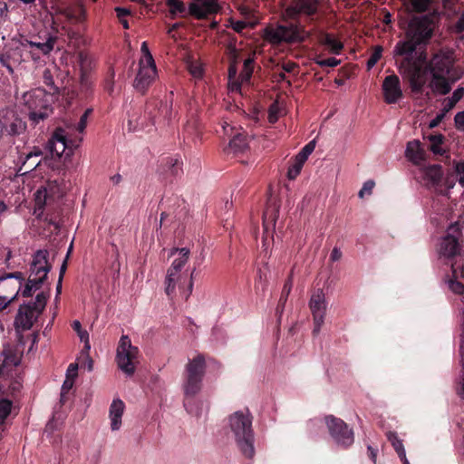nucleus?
Segmentation results:
<instances>
[{
    "label": "nucleus",
    "instance_id": "f257e3e1",
    "mask_svg": "<svg viewBox=\"0 0 464 464\" xmlns=\"http://www.w3.org/2000/svg\"><path fill=\"white\" fill-rule=\"evenodd\" d=\"M435 18L434 15L426 14L411 19L406 39L398 42L393 49L394 57H402L398 63L399 72L409 81L410 87L415 93L421 92L426 83L425 45L433 34Z\"/></svg>",
    "mask_w": 464,
    "mask_h": 464
},
{
    "label": "nucleus",
    "instance_id": "f03ea898",
    "mask_svg": "<svg viewBox=\"0 0 464 464\" xmlns=\"http://www.w3.org/2000/svg\"><path fill=\"white\" fill-rule=\"evenodd\" d=\"M432 74L431 90L439 94H447L451 85L460 78V72L454 67V55L451 51H440L430 63Z\"/></svg>",
    "mask_w": 464,
    "mask_h": 464
},
{
    "label": "nucleus",
    "instance_id": "7ed1b4c3",
    "mask_svg": "<svg viewBox=\"0 0 464 464\" xmlns=\"http://www.w3.org/2000/svg\"><path fill=\"white\" fill-rule=\"evenodd\" d=\"M228 426L241 453L248 459L253 458L255 455L254 432L252 417L248 410L231 414L228 418Z\"/></svg>",
    "mask_w": 464,
    "mask_h": 464
},
{
    "label": "nucleus",
    "instance_id": "20e7f679",
    "mask_svg": "<svg viewBox=\"0 0 464 464\" xmlns=\"http://www.w3.org/2000/svg\"><path fill=\"white\" fill-rule=\"evenodd\" d=\"M48 256L49 252L44 249L37 250L34 254L30 263L28 280L22 292L23 296H31L33 290L39 289L44 283L52 269V265L48 261Z\"/></svg>",
    "mask_w": 464,
    "mask_h": 464
},
{
    "label": "nucleus",
    "instance_id": "39448f33",
    "mask_svg": "<svg viewBox=\"0 0 464 464\" xmlns=\"http://www.w3.org/2000/svg\"><path fill=\"white\" fill-rule=\"evenodd\" d=\"M47 98L46 92L42 88L34 89L23 94V103L29 111V119L35 124L47 118L52 111Z\"/></svg>",
    "mask_w": 464,
    "mask_h": 464
},
{
    "label": "nucleus",
    "instance_id": "423d86ee",
    "mask_svg": "<svg viewBox=\"0 0 464 464\" xmlns=\"http://www.w3.org/2000/svg\"><path fill=\"white\" fill-rule=\"evenodd\" d=\"M72 125L66 124L65 127H58L53 131L52 138L47 142V150L51 153L53 161L54 158L60 159L66 150L72 152L73 149L79 146L82 138H72L71 129Z\"/></svg>",
    "mask_w": 464,
    "mask_h": 464
},
{
    "label": "nucleus",
    "instance_id": "0eeeda50",
    "mask_svg": "<svg viewBox=\"0 0 464 464\" xmlns=\"http://www.w3.org/2000/svg\"><path fill=\"white\" fill-rule=\"evenodd\" d=\"M139 348L132 345L128 335H122L116 351V362L119 369L127 376H131L139 363Z\"/></svg>",
    "mask_w": 464,
    "mask_h": 464
},
{
    "label": "nucleus",
    "instance_id": "6e6552de",
    "mask_svg": "<svg viewBox=\"0 0 464 464\" xmlns=\"http://www.w3.org/2000/svg\"><path fill=\"white\" fill-rule=\"evenodd\" d=\"M44 164L51 168L53 171H57L58 175L65 174V170L63 168L55 167L53 164V160L48 157L43 158V151L39 147L34 146L29 149L27 152H21L18 156L17 165L18 173L20 175H25L33 170H34L37 167Z\"/></svg>",
    "mask_w": 464,
    "mask_h": 464
},
{
    "label": "nucleus",
    "instance_id": "1a4fd4ad",
    "mask_svg": "<svg viewBox=\"0 0 464 464\" xmlns=\"http://www.w3.org/2000/svg\"><path fill=\"white\" fill-rule=\"evenodd\" d=\"M205 369L206 361L202 354H198L188 360L186 365V381L183 384V390L187 396H194L200 392Z\"/></svg>",
    "mask_w": 464,
    "mask_h": 464
},
{
    "label": "nucleus",
    "instance_id": "9d476101",
    "mask_svg": "<svg viewBox=\"0 0 464 464\" xmlns=\"http://www.w3.org/2000/svg\"><path fill=\"white\" fill-rule=\"evenodd\" d=\"M463 237L458 222L452 223L447 230V235L441 239L440 255L446 258L460 256L462 254Z\"/></svg>",
    "mask_w": 464,
    "mask_h": 464
},
{
    "label": "nucleus",
    "instance_id": "9b49d317",
    "mask_svg": "<svg viewBox=\"0 0 464 464\" xmlns=\"http://www.w3.org/2000/svg\"><path fill=\"white\" fill-rule=\"evenodd\" d=\"M443 172L440 165H430L420 169V178L423 184L436 193L446 195L453 188L452 181L445 180L442 184Z\"/></svg>",
    "mask_w": 464,
    "mask_h": 464
},
{
    "label": "nucleus",
    "instance_id": "f8f14e48",
    "mask_svg": "<svg viewBox=\"0 0 464 464\" xmlns=\"http://www.w3.org/2000/svg\"><path fill=\"white\" fill-rule=\"evenodd\" d=\"M264 36L272 44H279L281 42H303L304 40L303 32L295 24L266 27Z\"/></svg>",
    "mask_w": 464,
    "mask_h": 464
},
{
    "label": "nucleus",
    "instance_id": "ddd939ff",
    "mask_svg": "<svg viewBox=\"0 0 464 464\" xmlns=\"http://www.w3.org/2000/svg\"><path fill=\"white\" fill-rule=\"evenodd\" d=\"M325 422L331 437L336 444L342 447H349L353 443V431L341 419L334 416H327Z\"/></svg>",
    "mask_w": 464,
    "mask_h": 464
},
{
    "label": "nucleus",
    "instance_id": "4468645a",
    "mask_svg": "<svg viewBox=\"0 0 464 464\" xmlns=\"http://www.w3.org/2000/svg\"><path fill=\"white\" fill-rule=\"evenodd\" d=\"M24 276L21 272L5 273L0 276V295L7 297V303L14 302L24 284Z\"/></svg>",
    "mask_w": 464,
    "mask_h": 464
},
{
    "label": "nucleus",
    "instance_id": "2eb2a0df",
    "mask_svg": "<svg viewBox=\"0 0 464 464\" xmlns=\"http://www.w3.org/2000/svg\"><path fill=\"white\" fill-rule=\"evenodd\" d=\"M309 307L314 320L313 334H318L324 323L327 311V302L323 290L317 289L313 293L309 301Z\"/></svg>",
    "mask_w": 464,
    "mask_h": 464
},
{
    "label": "nucleus",
    "instance_id": "dca6fc26",
    "mask_svg": "<svg viewBox=\"0 0 464 464\" xmlns=\"http://www.w3.org/2000/svg\"><path fill=\"white\" fill-rule=\"evenodd\" d=\"M157 76L155 63L139 62V70L133 82L134 89L144 94Z\"/></svg>",
    "mask_w": 464,
    "mask_h": 464
},
{
    "label": "nucleus",
    "instance_id": "f3484780",
    "mask_svg": "<svg viewBox=\"0 0 464 464\" xmlns=\"http://www.w3.org/2000/svg\"><path fill=\"white\" fill-rule=\"evenodd\" d=\"M219 10L218 0H192L188 5V13L197 19H204L218 13Z\"/></svg>",
    "mask_w": 464,
    "mask_h": 464
},
{
    "label": "nucleus",
    "instance_id": "a211bd4d",
    "mask_svg": "<svg viewBox=\"0 0 464 464\" xmlns=\"http://www.w3.org/2000/svg\"><path fill=\"white\" fill-rule=\"evenodd\" d=\"M382 89L384 101L388 104L396 103L402 98L401 81L395 74L384 78Z\"/></svg>",
    "mask_w": 464,
    "mask_h": 464
},
{
    "label": "nucleus",
    "instance_id": "6ab92c4d",
    "mask_svg": "<svg viewBox=\"0 0 464 464\" xmlns=\"http://www.w3.org/2000/svg\"><path fill=\"white\" fill-rule=\"evenodd\" d=\"M317 8V0H294L285 9L284 15L290 19H295L300 14L312 15L316 13Z\"/></svg>",
    "mask_w": 464,
    "mask_h": 464
},
{
    "label": "nucleus",
    "instance_id": "aec40b11",
    "mask_svg": "<svg viewBox=\"0 0 464 464\" xmlns=\"http://www.w3.org/2000/svg\"><path fill=\"white\" fill-rule=\"evenodd\" d=\"M37 314L30 304L21 305L14 320L15 328L22 331L29 330Z\"/></svg>",
    "mask_w": 464,
    "mask_h": 464
},
{
    "label": "nucleus",
    "instance_id": "412c9836",
    "mask_svg": "<svg viewBox=\"0 0 464 464\" xmlns=\"http://www.w3.org/2000/svg\"><path fill=\"white\" fill-rule=\"evenodd\" d=\"M190 251L187 247L173 248L170 251V256H174L170 267L169 268V277L174 276L172 273L179 272L183 273L182 269L188 263L189 258Z\"/></svg>",
    "mask_w": 464,
    "mask_h": 464
},
{
    "label": "nucleus",
    "instance_id": "4be33fe9",
    "mask_svg": "<svg viewBox=\"0 0 464 464\" xmlns=\"http://www.w3.org/2000/svg\"><path fill=\"white\" fill-rule=\"evenodd\" d=\"M124 410L125 404L121 399H114L111 403L109 409V419L110 427L112 431H116L121 429Z\"/></svg>",
    "mask_w": 464,
    "mask_h": 464
},
{
    "label": "nucleus",
    "instance_id": "5701e85b",
    "mask_svg": "<svg viewBox=\"0 0 464 464\" xmlns=\"http://www.w3.org/2000/svg\"><path fill=\"white\" fill-rule=\"evenodd\" d=\"M62 193L61 183L56 179L48 181L47 187L41 188L35 192V201L38 206L44 205L48 198L60 196Z\"/></svg>",
    "mask_w": 464,
    "mask_h": 464
},
{
    "label": "nucleus",
    "instance_id": "b1692460",
    "mask_svg": "<svg viewBox=\"0 0 464 464\" xmlns=\"http://www.w3.org/2000/svg\"><path fill=\"white\" fill-rule=\"evenodd\" d=\"M425 150L418 140L407 143L405 157L414 165H420L425 160Z\"/></svg>",
    "mask_w": 464,
    "mask_h": 464
},
{
    "label": "nucleus",
    "instance_id": "393cba45",
    "mask_svg": "<svg viewBox=\"0 0 464 464\" xmlns=\"http://www.w3.org/2000/svg\"><path fill=\"white\" fill-rule=\"evenodd\" d=\"M174 276L169 277V269L167 270L166 280H165V292L167 295L172 296L175 294L176 287L179 289L182 287V284L187 280V275L185 273L176 272Z\"/></svg>",
    "mask_w": 464,
    "mask_h": 464
},
{
    "label": "nucleus",
    "instance_id": "a878e982",
    "mask_svg": "<svg viewBox=\"0 0 464 464\" xmlns=\"http://www.w3.org/2000/svg\"><path fill=\"white\" fill-rule=\"evenodd\" d=\"M248 148V140L246 135L241 133H237L234 136V138L230 140L226 151L227 153L239 154L246 151Z\"/></svg>",
    "mask_w": 464,
    "mask_h": 464
},
{
    "label": "nucleus",
    "instance_id": "bb28decb",
    "mask_svg": "<svg viewBox=\"0 0 464 464\" xmlns=\"http://www.w3.org/2000/svg\"><path fill=\"white\" fill-rule=\"evenodd\" d=\"M319 42L334 54H339L343 48V44L339 40L327 33L320 34Z\"/></svg>",
    "mask_w": 464,
    "mask_h": 464
},
{
    "label": "nucleus",
    "instance_id": "cd10ccee",
    "mask_svg": "<svg viewBox=\"0 0 464 464\" xmlns=\"http://www.w3.org/2000/svg\"><path fill=\"white\" fill-rule=\"evenodd\" d=\"M55 41L56 37L48 34L44 42L29 41L28 44L30 47L39 50L43 54H48L53 51Z\"/></svg>",
    "mask_w": 464,
    "mask_h": 464
},
{
    "label": "nucleus",
    "instance_id": "c85d7f7f",
    "mask_svg": "<svg viewBox=\"0 0 464 464\" xmlns=\"http://www.w3.org/2000/svg\"><path fill=\"white\" fill-rule=\"evenodd\" d=\"M277 209L276 207H268L263 216L264 233L267 234L273 229L276 221Z\"/></svg>",
    "mask_w": 464,
    "mask_h": 464
},
{
    "label": "nucleus",
    "instance_id": "c756f323",
    "mask_svg": "<svg viewBox=\"0 0 464 464\" xmlns=\"http://www.w3.org/2000/svg\"><path fill=\"white\" fill-rule=\"evenodd\" d=\"M387 439L392 443L393 449L397 452L399 458H404L406 454L402 440H400L395 432H388Z\"/></svg>",
    "mask_w": 464,
    "mask_h": 464
},
{
    "label": "nucleus",
    "instance_id": "7c9ffc66",
    "mask_svg": "<svg viewBox=\"0 0 464 464\" xmlns=\"http://www.w3.org/2000/svg\"><path fill=\"white\" fill-rule=\"evenodd\" d=\"M464 88L459 87L454 91L451 97L448 98L444 102L443 111L448 112L450 111L456 103L463 97Z\"/></svg>",
    "mask_w": 464,
    "mask_h": 464
},
{
    "label": "nucleus",
    "instance_id": "2f4dec72",
    "mask_svg": "<svg viewBox=\"0 0 464 464\" xmlns=\"http://www.w3.org/2000/svg\"><path fill=\"white\" fill-rule=\"evenodd\" d=\"M167 5L169 7V13L172 16L181 14L185 16L187 14V8L185 4L180 0H167Z\"/></svg>",
    "mask_w": 464,
    "mask_h": 464
},
{
    "label": "nucleus",
    "instance_id": "473e14b6",
    "mask_svg": "<svg viewBox=\"0 0 464 464\" xmlns=\"http://www.w3.org/2000/svg\"><path fill=\"white\" fill-rule=\"evenodd\" d=\"M26 129V124L21 119L15 118L9 125L5 127V130L10 135H19Z\"/></svg>",
    "mask_w": 464,
    "mask_h": 464
},
{
    "label": "nucleus",
    "instance_id": "72a5a7b5",
    "mask_svg": "<svg viewBox=\"0 0 464 464\" xmlns=\"http://www.w3.org/2000/svg\"><path fill=\"white\" fill-rule=\"evenodd\" d=\"M73 330L77 333L80 340L84 342V349L90 351L91 345L89 341V334L86 330L82 328V324L79 321H73L72 324Z\"/></svg>",
    "mask_w": 464,
    "mask_h": 464
},
{
    "label": "nucleus",
    "instance_id": "f704fd0d",
    "mask_svg": "<svg viewBox=\"0 0 464 464\" xmlns=\"http://www.w3.org/2000/svg\"><path fill=\"white\" fill-rule=\"evenodd\" d=\"M304 162L305 161L295 156L294 161L288 168L287 178L289 179H295L300 174Z\"/></svg>",
    "mask_w": 464,
    "mask_h": 464
},
{
    "label": "nucleus",
    "instance_id": "c9c22d12",
    "mask_svg": "<svg viewBox=\"0 0 464 464\" xmlns=\"http://www.w3.org/2000/svg\"><path fill=\"white\" fill-rule=\"evenodd\" d=\"M188 69L190 74L195 78H200L203 74L202 63L194 59H188L187 62Z\"/></svg>",
    "mask_w": 464,
    "mask_h": 464
},
{
    "label": "nucleus",
    "instance_id": "e433bc0d",
    "mask_svg": "<svg viewBox=\"0 0 464 464\" xmlns=\"http://www.w3.org/2000/svg\"><path fill=\"white\" fill-rule=\"evenodd\" d=\"M429 140L430 141V150L434 154H439V155L443 154L444 150L441 148V144L443 142V136L442 135H431L429 137Z\"/></svg>",
    "mask_w": 464,
    "mask_h": 464
},
{
    "label": "nucleus",
    "instance_id": "4c0bfd02",
    "mask_svg": "<svg viewBox=\"0 0 464 464\" xmlns=\"http://www.w3.org/2000/svg\"><path fill=\"white\" fill-rule=\"evenodd\" d=\"M253 63H254V61H253V59H250V58L246 59L244 62V67H243L242 72H240L241 82H248L249 81V79L253 73V69H254Z\"/></svg>",
    "mask_w": 464,
    "mask_h": 464
},
{
    "label": "nucleus",
    "instance_id": "58836bf2",
    "mask_svg": "<svg viewBox=\"0 0 464 464\" xmlns=\"http://www.w3.org/2000/svg\"><path fill=\"white\" fill-rule=\"evenodd\" d=\"M382 54V47L381 45H376L372 53H371L370 58L367 61V68L368 70H371L381 59Z\"/></svg>",
    "mask_w": 464,
    "mask_h": 464
},
{
    "label": "nucleus",
    "instance_id": "ea45409f",
    "mask_svg": "<svg viewBox=\"0 0 464 464\" xmlns=\"http://www.w3.org/2000/svg\"><path fill=\"white\" fill-rule=\"evenodd\" d=\"M92 112V109H87L84 113L81 116V119L78 122V124L75 126L74 124H72V122H66V124H71L72 125V128L71 129V132L73 130H78L80 133H82L86 128V125H87V118L88 116L90 115V113Z\"/></svg>",
    "mask_w": 464,
    "mask_h": 464
},
{
    "label": "nucleus",
    "instance_id": "a19ab883",
    "mask_svg": "<svg viewBox=\"0 0 464 464\" xmlns=\"http://www.w3.org/2000/svg\"><path fill=\"white\" fill-rule=\"evenodd\" d=\"M11 401L6 399H3L0 401V421L5 422L6 418L11 412Z\"/></svg>",
    "mask_w": 464,
    "mask_h": 464
},
{
    "label": "nucleus",
    "instance_id": "79ce46f5",
    "mask_svg": "<svg viewBox=\"0 0 464 464\" xmlns=\"http://www.w3.org/2000/svg\"><path fill=\"white\" fill-rule=\"evenodd\" d=\"M46 304V297L44 293L38 294L35 297V300L34 303L29 304L32 307L34 313L40 314Z\"/></svg>",
    "mask_w": 464,
    "mask_h": 464
},
{
    "label": "nucleus",
    "instance_id": "37998d69",
    "mask_svg": "<svg viewBox=\"0 0 464 464\" xmlns=\"http://www.w3.org/2000/svg\"><path fill=\"white\" fill-rule=\"evenodd\" d=\"M292 286H293L292 278L289 277L288 280L285 283L283 289H282V294H281V296L279 299L280 305H282V306L285 305V304L287 300V297L292 290Z\"/></svg>",
    "mask_w": 464,
    "mask_h": 464
},
{
    "label": "nucleus",
    "instance_id": "c03bdc74",
    "mask_svg": "<svg viewBox=\"0 0 464 464\" xmlns=\"http://www.w3.org/2000/svg\"><path fill=\"white\" fill-rule=\"evenodd\" d=\"M314 148L315 141L312 140L308 142L296 156L303 160L304 161H306L309 155L314 150Z\"/></svg>",
    "mask_w": 464,
    "mask_h": 464
},
{
    "label": "nucleus",
    "instance_id": "a18cd8bd",
    "mask_svg": "<svg viewBox=\"0 0 464 464\" xmlns=\"http://www.w3.org/2000/svg\"><path fill=\"white\" fill-rule=\"evenodd\" d=\"M412 9L416 12L426 11L432 0H410Z\"/></svg>",
    "mask_w": 464,
    "mask_h": 464
},
{
    "label": "nucleus",
    "instance_id": "49530a36",
    "mask_svg": "<svg viewBox=\"0 0 464 464\" xmlns=\"http://www.w3.org/2000/svg\"><path fill=\"white\" fill-rule=\"evenodd\" d=\"M375 183L373 180L369 179L365 181L358 193L359 198H362L365 195H371Z\"/></svg>",
    "mask_w": 464,
    "mask_h": 464
},
{
    "label": "nucleus",
    "instance_id": "de8ad7c7",
    "mask_svg": "<svg viewBox=\"0 0 464 464\" xmlns=\"http://www.w3.org/2000/svg\"><path fill=\"white\" fill-rule=\"evenodd\" d=\"M449 287L453 293L458 295H460L464 292V285L456 280H450Z\"/></svg>",
    "mask_w": 464,
    "mask_h": 464
},
{
    "label": "nucleus",
    "instance_id": "09e8293b",
    "mask_svg": "<svg viewBox=\"0 0 464 464\" xmlns=\"http://www.w3.org/2000/svg\"><path fill=\"white\" fill-rule=\"evenodd\" d=\"M340 63H341L340 60H337L334 57L327 58L324 60L316 61V63L322 67H324V66L335 67L338 64H340Z\"/></svg>",
    "mask_w": 464,
    "mask_h": 464
},
{
    "label": "nucleus",
    "instance_id": "8fccbe9b",
    "mask_svg": "<svg viewBox=\"0 0 464 464\" xmlns=\"http://www.w3.org/2000/svg\"><path fill=\"white\" fill-rule=\"evenodd\" d=\"M141 52L144 55V58L140 59V62H151V63H155L154 62V59L149 50V47H148V44L146 42H143L141 44Z\"/></svg>",
    "mask_w": 464,
    "mask_h": 464
},
{
    "label": "nucleus",
    "instance_id": "3c124183",
    "mask_svg": "<svg viewBox=\"0 0 464 464\" xmlns=\"http://www.w3.org/2000/svg\"><path fill=\"white\" fill-rule=\"evenodd\" d=\"M56 14L63 15L65 17L68 21L72 20L75 17V14L73 13V10L72 8L66 7V8H58L56 10Z\"/></svg>",
    "mask_w": 464,
    "mask_h": 464
},
{
    "label": "nucleus",
    "instance_id": "603ef678",
    "mask_svg": "<svg viewBox=\"0 0 464 464\" xmlns=\"http://www.w3.org/2000/svg\"><path fill=\"white\" fill-rule=\"evenodd\" d=\"M82 355L85 358V362L82 366L84 367L88 372H92L93 370V361L89 355V351L84 349L82 353Z\"/></svg>",
    "mask_w": 464,
    "mask_h": 464
},
{
    "label": "nucleus",
    "instance_id": "864d4df0",
    "mask_svg": "<svg viewBox=\"0 0 464 464\" xmlns=\"http://www.w3.org/2000/svg\"><path fill=\"white\" fill-rule=\"evenodd\" d=\"M74 380L72 378H66L62 385V392H61V397L62 399L65 396L66 393L69 392V391L73 386Z\"/></svg>",
    "mask_w": 464,
    "mask_h": 464
},
{
    "label": "nucleus",
    "instance_id": "5fc2aeb1",
    "mask_svg": "<svg viewBox=\"0 0 464 464\" xmlns=\"http://www.w3.org/2000/svg\"><path fill=\"white\" fill-rule=\"evenodd\" d=\"M454 121L456 128L460 131H464V111L458 112L455 115Z\"/></svg>",
    "mask_w": 464,
    "mask_h": 464
},
{
    "label": "nucleus",
    "instance_id": "6e6d98bb",
    "mask_svg": "<svg viewBox=\"0 0 464 464\" xmlns=\"http://www.w3.org/2000/svg\"><path fill=\"white\" fill-rule=\"evenodd\" d=\"M266 281L267 276L266 274L263 275L261 270H259L257 275V280L256 282V288L259 289V287H261V290L263 291L266 287Z\"/></svg>",
    "mask_w": 464,
    "mask_h": 464
},
{
    "label": "nucleus",
    "instance_id": "4d7b16f0",
    "mask_svg": "<svg viewBox=\"0 0 464 464\" xmlns=\"http://www.w3.org/2000/svg\"><path fill=\"white\" fill-rule=\"evenodd\" d=\"M77 371H78V364L71 363L68 366V369L66 371V378H72V380H74L75 377L77 376Z\"/></svg>",
    "mask_w": 464,
    "mask_h": 464
},
{
    "label": "nucleus",
    "instance_id": "13d9d810",
    "mask_svg": "<svg viewBox=\"0 0 464 464\" xmlns=\"http://www.w3.org/2000/svg\"><path fill=\"white\" fill-rule=\"evenodd\" d=\"M241 83L235 79H229L228 89L230 92H239Z\"/></svg>",
    "mask_w": 464,
    "mask_h": 464
},
{
    "label": "nucleus",
    "instance_id": "bf43d9fd",
    "mask_svg": "<svg viewBox=\"0 0 464 464\" xmlns=\"http://www.w3.org/2000/svg\"><path fill=\"white\" fill-rule=\"evenodd\" d=\"M342 251L338 247H334L331 252L330 259L332 262H336L342 257Z\"/></svg>",
    "mask_w": 464,
    "mask_h": 464
},
{
    "label": "nucleus",
    "instance_id": "052dcab7",
    "mask_svg": "<svg viewBox=\"0 0 464 464\" xmlns=\"http://www.w3.org/2000/svg\"><path fill=\"white\" fill-rule=\"evenodd\" d=\"M246 23L244 22V21H237V22H232V28L236 31V32H242L244 28H246Z\"/></svg>",
    "mask_w": 464,
    "mask_h": 464
},
{
    "label": "nucleus",
    "instance_id": "680f3d73",
    "mask_svg": "<svg viewBox=\"0 0 464 464\" xmlns=\"http://www.w3.org/2000/svg\"><path fill=\"white\" fill-rule=\"evenodd\" d=\"M115 12L120 19H122L123 17L129 15L130 13L129 9L123 7H116Z\"/></svg>",
    "mask_w": 464,
    "mask_h": 464
},
{
    "label": "nucleus",
    "instance_id": "e2e57ef3",
    "mask_svg": "<svg viewBox=\"0 0 464 464\" xmlns=\"http://www.w3.org/2000/svg\"><path fill=\"white\" fill-rule=\"evenodd\" d=\"M457 31L464 36V13L461 14V16L459 19V22L457 24Z\"/></svg>",
    "mask_w": 464,
    "mask_h": 464
},
{
    "label": "nucleus",
    "instance_id": "0e129e2a",
    "mask_svg": "<svg viewBox=\"0 0 464 464\" xmlns=\"http://www.w3.org/2000/svg\"><path fill=\"white\" fill-rule=\"evenodd\" d=\"M296 67V64L295 63H286L283 65V71L285 72H293Z\"/></svg>",
    "mask_w": 464,
    "mask_h": 464
},
{
    "label": "nucleus",
    "instance_id": "69168bd1",
    "mask_svg": "<svg viewBox=\"0 0 464 464\" xmlns=\"http://www.w3.org/2000/svg\"><path fill=\"white\" fill-rule=\"evenodd\" d=\"M444 111L443 113L440 114V115H437V117L435 119H433L430 122V128H434L436 127L440 121L441 120L443 119L444 117Z\"/></svg>",
    "mask_w": 464,
    "mask_h": 464
},
{
    "label": "nucleus",
    "instance_id": "338daca9",
    "mask_svg": "<svg viewBox=\"0 0 464 464\" xmlns=\"http://www.w3.org/2000/svg\"><path fill=\"white\" fill-rule=\"evenodd\" d=\"M274 78H275V81L277 82H283L285 80V72L284 71L279 72H275Z\"/></svg>",
    "mask_w": 464,
    "mask_h": 464
},
{
    "label": "nucleus",
    "instance_id": "774afa93",
    "mask_svg": "<svg viewBox=\"0 0 464 464\" xmlns=\"http://www.w3.org/2000/svg\"><path fill=\"white\" fill-rule=\"evenodd\" d=\"M456 172L459 177H460V175H464V161L459 162L456 165Z\"/></svg>",
    "mask_w": 464,
    "mask_h": 464
}]
</instances>
